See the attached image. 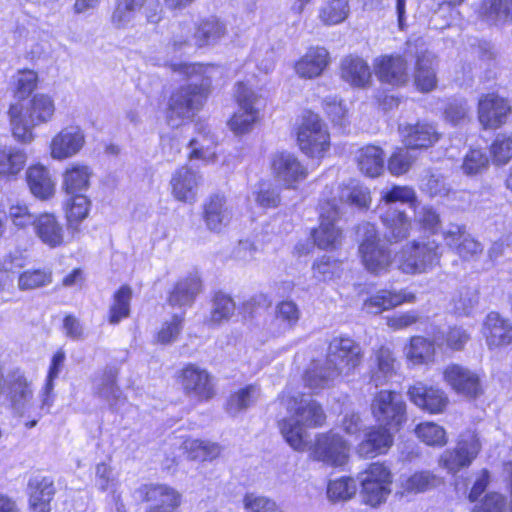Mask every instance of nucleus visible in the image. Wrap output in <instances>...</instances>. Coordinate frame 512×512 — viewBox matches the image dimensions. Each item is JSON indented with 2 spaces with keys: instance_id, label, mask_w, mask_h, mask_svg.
Segmentation results:
<instances>
[{
  "instance_id": "nucleus-45",
  "label": "nucleus",
  "mask_w": 512,
  "mask_h": 512,
  "mask_svg": "<svg viewBox=\"0 0 512 512\" xmlns=\"http://www.w3.org/2000/svg\"><path fill=\"white\" fill-rule=\"evenodd\" d=\"M405 354L407 359L415 365L426 364L434 357V344L424 337L414 336L406 347Z\"/></svg>"
},
{
  "instance_id": "nucleus-44",
  "label": "nucleus",
  "mask_w": 512,
  "mask_h": 512,
  "mask_svg": "<svg viewBox=\"0 0 512 512\" xmlns=\"http://www.w3.org/2000/svg\"><path fill=\"white\" fill-rule=\"evenodd\" d=\"M377 370L372 373L371 381L376 387L383 385L396 371V359L389 348L381 347L375 353Z\"/></svg>"
},
{
  "instance_id": "nucleus-32",
  "label": "nucleus",
  "mask_w": 512,
  "mask_h": 512,
  "mask_svg": "<svg viewBox=\"0 0 512 512\" xmlns=\"http://www.w3.org/2000/svg\"><path fill=\"white\" fill-rule=\"evenodd\" d=\"M329 62V53L325 48H311L296 63V73L302 78L318 77Z\"/></svg>"
},
{
  "instance_id": "nucleus-3",
  "label": "nucleus",
  "mask_w": 512,
  "mask_h": 512,
  "mask_svg": "<svg viewBox=\"0 0 512 512\" xmlns=\"http://www.w3.org/2000/svg\"><path fill=\"white\" fill-rule=\"evenodd\" d=\"M289 416L280 422V430L287 443L295 450L305 447V428L321 426L325 421L322 407L310 397L297 395L283 399Z\"/></svg>"
},
{
  "instance_id": "nucleus-39",
  "label": "nucleus",
  "mask_w": 512,
  "mask_h": 512,
  "mask_svg": "<svg viewBox=\"0 0 512 512\" xmlns=\"http://www.w3.org/2000/svg\"><path fill=\"white\" fill-rule=\"evenodd\" d=\"M27 183L32 194L40 199H47L54 193L50 173L43 166H32L27 170Z\"/></svg>"
},
{
  "instance_id": "nucleus-22",
  "label": "nucleus",
  "mask_w": 512,
  "mask_h": 512,
  "mask_svg": "<svg viewBox=\"0 0 512 512\" xmlns=\"http://www.w3.org/2000/svg\"><path fill=\"white\" fill-rule=\"evenodd\" d=\"M410 400L419 408L429 413H440L448 403L445 393L434 387H427L422 382H417L408 390Z\"/></svg>"
},
{
  "instance_id": "nucleus-38",
  "label": "nucleus",
  "mask_w": 512,
  "mask_h": 512,
  "mask_svg": "<svg viewBox=\"0 0 512 512\" xmlns=\"http://www.w3.org/2000/svg\"><path fill=\"white\" fill-rule=\"evenodd\" d=\"M478 13L489 24L506 23L512 15V0H481Z\"/></svg>"
},
{
  "instance_id": "nucleus-28",
  "label": "nucleus",
  "mask_w": 512,
  "mask_h": 512,
  "mask_svg": "<svg viewBox=\"0 0 512 512\" xmlns=\"http://www.w3.org/2000/svg\"><path fill=\"white\" fill-rule=\"evenodd\" d=\"M400 132L406 146L411 149L429 148L439 139V134L435 127L426 123L400 127Z\"/></svg>"
},
{
  "instance_id": "nucleus-51",
  "label": "nucleus",
  "mask_w": 512,
  "mask_h": 512,
  "mask_svg": "<svg viewBox=\"0 0 512 512\" xmlns=\"http://www.w3.org/2000/svg\"><path fill=\"white\" fill-rule=\"evenodd\" d=\"M357 483L351 477H340L330 480L327 486V496L330 501H347L355 496Z\"/></svg>"
},
{
  "instance_id": "nucleus-8",
  "label": "nucleus",
  "mask_w": 512,
  "mask_h": 512,
  "mask_svg": "<svg viewBox=\"0 0 512 512\" xmlns=\"http://www.w3.org/2000/svg\"><path fill=\"white\" fill-rule=\"evenodd\" d=\"M297 140L303 153L310 157H322L330 147L327 126L319 115L306 112L298 128Z\"/></svg>"
},
{
  "instance_id": "nucleus-46",
  "label": "nucleus",
  "mask_w": 512,
  "mask_h": 512,
  "mask_svg": "<svg viewBox=\"0 0 512 512\" xmlns=\"http://www.w3.org/2000/svg\"><path fill=\"white\" fill-rule=\"evenodd\" d=\"M235 308V302L229 295L217 292L212 299L210 316L207 322L218 325L228 321L234 315Z\"/></svg>"
},
{
  "instance_id": "nucleus-33",
  "label": "nucleus",
  "mask_w": 512,
  "mask_h": 512,
  "mask_svg": "<svg viewBox=\"0 0 512 512\" xmlns=\"http://www.w3.org/2000/svg\"><path fill=\"white\" fill-rule=\"evenodd\" d=\"M341 77L352 86L365 87L371 80L370 67L359 57H346L341 63Z\"/></svg>"
},
{
  "instance_id": "nucleus-40",
  "label": "nucleus",
  "mask_w": 512,
  "mask_h": 512,
  "mask_svg": "<svg viewBox=\"0 0 512 512\" xmlns=\"http://www.w3.org/2000/svg\"><path fill=\"white\" fill-rule=\"evenodd\" d=\"M300 318V310L293 301H282L276 306V316L271 332L273 335L285 333L296 325Z\"/></svg>"
},
{
  "instance_id": "nucleus-53",
  "label": "nucleus",
  "mask_w": 512,
  "mask_h": 512,
  "mask_svg": "<svg viewBox=\"0 0 512 512\" xmlns=\"http://www.w3.org/2000/svg\"><path fill=\"white\" fill-rule=\"evenodd\" d=\"M185 449L194 460L211 461L220 455L221 447L209 441L199 439L186 440Z\"/></svg>"
},
{
  "instance_id": "nucleus-29",
  "label": "nucleus",
  "mask_w": 512,
  "mask_h": 512,
  "mask_svg": "<svg viewBox=\"0 0 512 512\" xmlns=\"http://www.w3.org/2000/svg\"><path fill=\"white\" fill-rule=\"evenodd\" d=\"M33 227L41 242L50 248H56L63 244L64 230L55 215L43 213L37 216Z\"/></svg>"
},
{
  "instance_id": "nucleus-7",
  "label": "nucleus",
  "mask_w": 512,
  "mask_h": 512,
  "mask_svg": "<svg viewBox=\"0 0 512 512\" xmlns=\"http://www.w3.org/2000/svg\"><path fill=\"white\" fill-rule=\"evenodd\" d=\"M238 110L228 122L230 129L237 135L248 133L259 119L260 107L264 100L253 89L238 83L235 91Z\"/></svg>"
},
{
  "instance_id": "nucleus-63",
  "label": "nucleus",
  "mask_w": 512,
  "mask_h": 512,
  "mask_svg": "<svg viewBox=\"0 0 512 512\" xmlns=\"http://www.w3.org/2000/svg\"><path fill=\"white\" fill-rule=\"evenodd\" d=\"M183 320L182 315H174L170 321L164 322L157 333V342L164 345L175 342L182 331Z\"/></svg>"
},
{
  "instance_id": "nucleus-25",
  "label": "nucleus",
  "mask_w": 512,
  "mask_h": 512,
  "mask_svg": "<svg viewBox=\"0 0 512 512\" xmlns=\"http://www.w3.org/2000/svg\"><path fill=\"white\" fill-rule=\"evenodd\" d=\"M118 369L107 366L93 381L94 393L106 401L111 408H115L122 401V391L117 384Z\"/></svg>"
},
{
  "instance_id": "nucleus-18",
  "label": "nucleus",
  "mask_w": 512,
  "mask_h": 512,
  "mask_svg": "<svg viewBox=\"0 0 512 512\" xmlns=\"http://www.w3.org/2000/svg\"><path fill=\"white\" fill-rule=\"evenodd\" d=\"M511 106L509 102L494 93L482 96L478 103V119L485 129H497L506 123Z\"/></svg>"
},
{
  "instance_id": "nucleus-21",
  "label": "nucleus",
  "mask_w": 512,
  "mask_h": 512,
  "mask_svg": "<svg viewBox=\"0 0 512 512\" xmlns=\"http://www.w3.org/2000/svg\"><path fill=\"white\" fill-rule=\"evenodd\" d=\"M232 216V209L224 196L212 195L203 204V220L210 231L220 232L230 223Z\"/></svg>"
},
{
  "instance_id": "nucleus-16",
  "label": "nucleus",
  "mask_w": 512,
  "mask_h": 512,
  "mask_svg": "<svg viewBox=\"0 0 512 512\" xmlns=\"http://www.w3.org/2000/svg\"><path fill=\"white\" fill-rule=\"evenodd\" d=\"M445 382L464 397L475 399L483 393L480 376L459 364L448 365L443 372Z\"/></svg>"
},
{
  "instance_id": "nucleus-35",
  "label": "nucleus",
  "mask_w": 512,
  "mask_h": 512,
  "mask_svg": "<svg viewBox=\"0 0 512 512\" xmlns=\"http://www.w3.org/2000/svg\"><path fill=\"white\" fill-rule=\"evenodd\" d=\"M356 160L360 171L372 178L379 176L384 169V153L378 146L367 145L360 148Z\"/></svg>"
},
{
  "instance_id": "nucleus-59",
  "label": "nucleus",
  "mask_w": 512,
  "mask_h": 512,
  "mask_svg": "<svg viewBox=\"0 0 512 512\" xmlns=\"http://www.w3.org/2000/svg\"><path fill=\"white\" fill-rule=\"evenodd\" d=\"M415 432L427 445L444 446L447 443L445 430L435 423H421L416 427Z\"/></svg>"
},
{
  "instance_id": "nucleus-14",
  "label": "nucleus",
  "mask_w": 512,
  "mask_h": 512,
  "mask_svg": "<svg viewBox=\"0 0 512 512\" xmlns=\"http://www.w3.org/2000/svg\"><path fill=\"white\" fill-rule=\"evenodd\" d=\"M340 215V208L335 199L321 205L320 225L312 233L315 244L320 249H334L342 240V232L336 226Z\"/></svg>"
},
{
  "instance_id": "nucleus-1",
  "label": "nucleus",
  "mask_w": 512,
  "mask_h": 512,
  "mask_svg": "<svg viewBox=\"0 0 512 512\" xmlns=\"http://www.w3.org/2000/svg\"><path fill=\"white\" fill-rule=\"evenodd\" d=\"M170 67L191 80L189 85L181 87L169 99L166 120L169 126L175 128L202 106L216 68L212 65L182 62L171 63Z\"/></svg>"
},
{
  "instance_id": "nucleus-6",
  "label": "nucleus",
  "mask_w": 512,
  "mask_h": 512,
  "mask_svg": "<svg viewBox=\"0 0 512 512\" xmlns=\"http://www.w3.org/2000/svg\"><path fill=\"white\" fill-rule=\"evenodd\" d=\"M359 254L366 270L375 275L385 274L394 264L391 251L381 243L376 226L366 222L358 226Z\"/></svg>"
},
{
  "instance_id": "nucleus-30",
  "label": "nucleus",
  "mask_w": 512,
  "mask_h": 512,
  "mask_svg": "<svg viewBox=\"0 0 512 512\" xmlns=\"http://www.w3.org/2000/svg\"><path fill=\"white\" fill-rule=\"evenodd\" d=\"M395 431L384 426L373 427L359 445V453L366 457L385 453L393 443Z\"/></svg>"
},
{
  "instance_id": "nucleus-37",
  "label": "nucleus",
  "mask_w": 512,
  "mask_h": 512,
  "mask_svg": "<svg viewBox=\"0 0 512 512\" xmlns=\"http://www.w3.org/2000/svg\"><path fill=\"white\" fill-rule=\"evenodd\" d=\"M201 280L197 275H190L177 282L169 297L173 306L191 305L201 291Z\"/></svg>"
},
{
  "instance_id": "nucleus-19",
  "label": "nucleus",
  "mask_w": 512,
  "mask_h": 512,
  "mask_svg": "<svg viewBox=\"0 0 512 512\" xmlns=\"http://www.w3.org/2000/svg\"><path fill=\"white\" fill-rule=\"evenodd\" d=\"M272 170L279 183L287 188H292L296 183L303 181L307 176L306 168L298 158L290 153L274 155Z\"/></svg>"
},
{
  "instance_id": "nucleus-56",
  "label": "nucleus",
  "mask_w": 512,
  "mask_h": 512,
  "mask_svg": "<svg viewBox=\"0 0 512 512\" xmlns=\"http://www.w3.org/2000/svg\"><path fill=\"white\" fill-rule=\"evenodd\" d=\"M189 147L191 149L189 159H200L206 163L215 161V143L212 138H208L205 135H199L198 137L190 140Z\"/></svg>"
},
{
  "instance_id": "nucleus-57",
  "label": "nucleus",
  "mask_w": 512,
  "mask_h": 512,
  "mask_svg": "<svg viewBox=\"0 0 512 512\" xmlns=\"http://www.w3.org/2000/svg\"><path fill=\"white\" fill-rule=\"evenodd\" d=\"M415 222L425 231L436 234L441 228V218L438 211L430 206L423 205L415 209Z\"/></svg>"
},
{
  "instance_id": "nucleus-52",
  "label": "nucleus",
  "mask_w": 512,
  "mask_h": 512,
  "mask_svg": "<svg viewBox=\"0 0 512 512\" xmlns=\"http://www.w3.org/2000/svg\"><path fill=\"white\" fill-rule=\"evenodd\" d=\"M338 197L341 203L355 205L359 208L367 207L370 202L368 189L355 181L340 187Z\"/></svg>"
},
{
  "instance_id": "nucleus-55",
  "label": "nucleus",
  "mask_w": 512,
  "mask_h": 512,
  "mask_svg": "<svg viewBox=\"0 0 512 512\" xmlns=\"http://www.w3.org/2000/svg\"><path fill=\"white\" fill-rule=\"evenodd\" d=\"M349 12L348 0H331L322 7L320 18L327 25H335L343 22Z\"/></svg>"
},
{
  "instance_id": "nucleus-23",
  "label": "nucleus",
  "mask_w": 512,
  "mask_h": 512,
  "mask_svg": "<svg viewBox=\"0 0 512 512\" xmlns=\"http://www.w3.org/2000/svg\"><path fill=\"white\" fill-rule=\"evenodd\" d=\"M483 334L490 349L509 345L512 343V323L491 312L484 322Z\"/></svg>"
},
{
  "instance_id": "nucleus-2",
  "label": "nucleus",
  "mask_w": 512,
  "mask_h": 512,
  "mask_svg": "<svg viewBox=\"0 0 512 512\" xmlns=\"http://www.w3.org/2000/svg\"><path fill=\"white\" fill-rule=\"evenodd\" d=\"M362 360L359 344L347 337H335L331 340L324 363L314 364L305 374V385L318 391L329 387L341 376L350 375Z\"/></svg>"
},
{
  "instance_id": "nucleus-61",
  "label": "nucleus",
  "mask_w": 512,
  "mask_h": 512,
  "mask_svg": "<svg viewBox=\"0 0 512 512\" xmlns=\"http://www.w3.org/2000/svg\"><path fill=\"white\" fill-rule=\"evenodd\" d=\"M490 153L496 165H504L512 158V135L498 134L491 144Z\"/></svg>"
},
{
  "instance_id": "nucleus-5",
  "label": "nucleus",
  "mask_w": 512,
  "mask_h": 512,
  "mask_svg": "<svg viewBox=\"0 0 512 512\" xmlns=\"http://www.w3.org/2000/svg\"><path fill=\"white\" fill-rule=\"evenodd\" d=\"M441 257V244L435 239L412 240L395 252V268L406 275L425 274L439 265Z\"/></svg>"
},
{
  "instance_id": "nucleus-43",
  "label": "nucleus",
  "mask_w": 512,
  "mask_h": 512,
  "mask_svg": "<svg viewBox=\"0 0 512 512\" xmlns=\"http://www.w3.org/2000/svg\"><path fill=\"white\" fill-rule=\"evenodd\" d=\"M29 502L50 503L55 494L54 482L50 477L34 475L28 481Z\"/></svg>"
},
{
  "instance_id": "nucleus-24",
  "label": "nucleus",
  "mask_w": 512,
  "mask_h": 512,
  "mask_svg": "<svg viewBox=\"0 0 512 512\" xmlns=\"http://www.w3.org/2000/svg\"><path fill=\"white\" fill-rule=\"evenodd\" d=\"M380 219L385 227L384 237L389 243H399L409 237L411 221L404 211L388 208L381 212Z\"/></svg>"
},
{
  "instance_id": "nucleus-54",
  "label": "nucleus",
  "mask_w": 512,
  "mask_h": 512,
  "mask_svg": "<svg viewBox=\"0 0 512 512\" xmlns=\"http://www.w3.org/2000/svg\"><path fill=\"white\" fill-rule=\"evenodd\" d=\"M411 150V148L406 146L405 148H397L391 154L388 159L387 168L392 175L400 176L410 170L417 159V156Z\"/></svg>"
},
{
  "instance_id": "nucleus-50",
  "label": "nucleus",
  "mask_w": 512,
  "mask_h": 512,
  "mask_svg": "<svg viewBox=\"0 0 512 512\" xmlns=\"http://www.w3.org/2000/svg\"><path fill=\"white\" fill-rule=\"evenodd\" d=\"M132 289L128 285L122 286L113 297V303L109 310V322L118 324L122 319L127 318L130 313V301Z\"/></svg>"
},
{
  "instance_id": "nucleus-34",
  "label": "nucleus",
  "mask_w": 512,
  "mask_h": 512,
  "mask_svg": "<svg viewBox=\"0 0 512 512\" xmlns=\"http://www.w3.org/2000/svg\"><path fill=\"white\" fill-rule=\"evenodd\" d=\"M91 176L87 165L72 164L63 174L62 188L67 195L83 194L89 188Z\"/></svg>"
},
{
  "instance_id": "nucleus-9",
  "label": "nucleus",
  "mask_w": 512,
  "mask_h": 512,
  "mask_svg": "<svg viewBox=\"0 0 512 512\" xmlns=\"http://www.w3.org/2000/svg\"><path fill=\"white\" fill-rule=\"evenodd\" d=\"M481 449L482 443L478 433L467 429L459 435L454 449H448L442 453L440 465L448 472L455 474L461 469L469 467Z\"/></svg>"
},
{
  "instance_id": "nucleus-27",
  "label": "nucleus",
  "mask_w": 512,
  "mask_h": 512,
  "mask_svg": "<svg viewBox=\"0 0 512 512\" xmlns=\"http://www.w3.org/2000/svg\"><path fill=\"white\" fill-rule=\"evenodd\" d=\"M415 299V295L406 290L399 292L380 290L364 301L362 310L370 314H379L384 310H389L404 302H414Z\"/></svg>"
},
{
  "instance_id": "nucleus-60",
  "label": "nucleus",
  "mask_w": 512,
  "mask_h": 512,
  "mask_svg": "<svg viewBox=\"0 0 512 512\" xmlns=\"http://www.w3.org/2000/svg\"><path fill=\"white\" fill-rule=\"evenodd\" d=\"M193 33L194 30L190 25L180 27L178 32L173 33L172 39L167 45V50L173 54H182L195 47Z\"/></svg>"
},
{
  "instance_id": "nucleus-17",
  "label": "nucleus",
  "mask_w": 512,
  "mask_h": 512,
  "mask_svg": "<svg viewBox=\"0 0 512 512\" xmlns=\"http://www.w3.org/2000/svg\"><path fill=\"white\" fill-rule=\"evenodd\" d=\"M86 143L84 130L78 125L61 129L51 140L50 155L55 160H65L77 155Z\"/></svg>"
},
{
  "instance_id": "nucleus-41",
  "label": "nucleus",
  "mask_w": 512,
  "mask_h": 512,
  "mask_svg": "<svg viewBox=\"0 0 512 512\" xmlns=\"http://www.w3.org/2000/svg\"><path fill=\"white\" fill-rule=\"evenodd\" d=\"M65 360V354L63 351L56 352L51 361V366L48 372L47 381L43 388L41 404L39 406L40 412L37 413L38 417H41L43 414L49 412L50 407L52 406L53 398H52V390L54 388L53 381L56 379L61 371Z\"/></svg>"
},
{
  "instance_id": "nucleus-26",
  "label": "nucleus",
  "mask_w": 512,
  "mask_h": 512,
  "mask_svg": "<svg viewBox=\"0 0 512 512\" xmlns=\"http://www.w3.org/2000/svg\"><path fill=\"white\" fill-rule=\"evenodd\" d=\"M375 73L383 83L400 86L408 81L407 63L401 56H384L377 60Z\"/></svg>"
},
{
  "instance_id": "nucleus-42",
  "label": "nucleus",
  "mask_w": 512,
  "mask_h": 512,
  "mask_svg": "<svg viewBox=\"0 0 512 512\" xmlns=\"http://www.w3.org/2000/svg\"><path fill=\"white\" fill-rule=\"evenodd\" d=\"M259 397V389L255 385H249L239 389L231 394L227 400L225 410L231 416H237L239 413L252 406Z\"/></svg>"
},
{
  "instance_id": "nucleus-10",
  "label": "nucleus",
  "mask_w": 512,
  "mask_h": 512,
  "mask_svg": "<svg viewBox=\"0 0 512 512\" xmlns=\"http://www.w3.org/2000/svg\"><path fill=\"white\" fill-rule=\"evenodd\" d=\"M371 412L379 425L394 431L406 421V404L395 391H379L372 400Z\"/></svg>"
},
{
  "instance_id": "nucleus-48",
  "label": "nucleus",
  "mask_w": 512,
  "mask_h": 512,
  "mask_svg": "<svg viewBox=\"0 0 512 512\" xmlns=\"http://www.w3.org/2000/svg\"><path fill=\"white\" fill-rule=\"evenodd\" d=\"M26 162V155L16 148H3L0 150V176L9 177L17 175Z\"/></svg>"
},
{
  "instance_id": "nucleus-12",
  "label": "nucleus",
  "mask_w": 512,
  "mask_h": 512,
  "mask_svg": "<svg viewBox=\"0 0 512 512\" xmlns=\"http://www.w3.org/2000/svg\"><path fill=\"white\" fill-rule=\"evenodd\" d=\"M310 455L316 461L340 467L348 461L349 445L338 433H321L316 436L310 448Z\"/></svg>"
},
{
  "instance_id": "nucleus-13",
  "label": "nucleus",
  "mask_w": 512,
  "mask_h": 512,
  "mask_svg": "<svg viewBox=\"0 0 512 512\" xmlns=\"http://www.w3.org/2000/svg\"><path fill=\"white\" fill-rule=\"evenodd\" d=\"M180 384L188 397L200 402L209 401L216 394L212 375L195 364H189L182 369Z\"/></svg>"
},
{
  "instance_id": "nucleus-49",
  "label": "nucleus",
  "mask_w": 512,
  "mask_h": 512,
  "mask_svg": "<svg viewBox=\"0 0 512 512\" xmlns=\"http://www.w3.org/2000/svg\"><path fill=\"white\" fill-rule=\"evenodd\" d=\"M52 283V271L50 269H28L18 277V288L21 291H29L45 287Z\"/></svg>"
},
{
  "instance_id": "nucleus-36",
  "label": "nucleus",
  "mask_w": 512,
  "mask_h": 512,
  "mask_svg": "<svg viewBox=\"0 0 512 512\" xmlns=\"http://www.w3.org/2000/svg\"><path fill=\"white\" fill-rule=\"evenodd\" d=\"M193 30L194 45L197 48L213 45L226 34L225 25L216 18L203 20Z\"/></svg>"
},
{
  "instance_id": "nucleus-58",
  "label": "nucleus",
  "mask_w": 512,
  "mask_h": 512,
  "mask_svg": "<svg viewBox=\"0 0 512 512\" xmlns=\"http://www.w3.org/2000/svg\"><path fill=\"white\" fill-rule=\"evenodd\" d=\"M439 483L440 479L432 472L420 471L409 476L403 483V487L409 492L419 493L434 488Z\"/></svg>"
},
{
  "instance_id": "nucleus-64",
  "label": "nucleus",
  "mask_w": 512,
  "mask_h": 512,
  "mask_svg": "<svg viewBox=\"0 0 512 512\" xmlns=\"http://www.w3.org/2000/svg\"><path fill=\"white\" fill-rule=\"evenodd\" d=\"M243 506L247 512H281L274 500L253 493L244 496Z\"/></svg>"
},
{
  "instance_id": "nucleus-15",
  "label": "nucleus",
  "mask_w": 512,
  "mask_h": 512,
  "mask_svg": "<svg viewBox=\"0 0 512 512\" xmlns=\"http://www.w3.org/2000/svg\"><path fill=\"white\" fill-rule=\"evenodd\" d=\"M134 496L150 503L146 512H173L180 504L179 493L165 484H143L135 490Z\"/></svg>"
},
{
  "instance_id": "nucleus-11",
  "label": "nucleus",
  "mask_w": 512,
  "mask_h": 512,
  "mask_svg": "<svg viewBox=\"0 0 512 512\" xmlns=\"http://www.w3.org/2000/svg\"><path fill=\"white\" fill-rule=\"evenodd\" d=\"M363 501L370 506L385 502L391 492L392 483L389 469L381 463H372L360 474Z\"/></svg>"
},
{
  "instance_id": "nucleus-62",
  "label": "nucleus",
  "mask_w": 512,
  "mask_h": 512,
  "mask_svg": "<svg viewBox=\"0 0 512 512\" xmlns=\"http://www.w3.org/2000/svg\"><path fill=\"white\" fill-rule=\"evenodd\" d=\"M417 196L413 188L409 186H393L391 189L381 192V201L385 205L396 202L412 205L416 202Z\"/></svg>"
},
{
  "instance_id": "nucleus-47",
  "label": "nucleus",
  "mask_w": 512,
  "mask_h": 512,
  "mask_svg": "<svg viewBox=\"0 0 512 512\" xmlns=\"http://www.w3.org/2000/svg\"><path fill=\"white\" fill-rule=\"evenodd\" d=\"M66 204V216L69 229L78 230V224L84 220L89 213L90 201L84 194L69 195Z\"/></svg>"
},
{
  "instance_id": "nucleus-31",
  "label": "nucleus",
  "mask_w": 512,
  "mask_h": 512,
  "mask_svg": "<svg viewBox=\"0 0 512 512\" xmlns=\"http://www.w3.org/2000/svg\"><path fill=\"white\" fill-rule=\"evenodd\" d=\"M436 58L434 54L425 50L417 54L414 74L415 85L422 92H429L436 87Z\"/></svg>"
},
{
  "instance_id": "nucleus-20",
  "label": "nucleus",
  "mask_w": 512,
  "mask_h": 512,
  "mask_svg": "<svg viewBox=\"0 0 512 512\" xmlns=\"http://www.w3.org/2000/svg\"><path fill=\"white\" fill-rule=\"evenodd\" d=\"M201 181L202 177L198 172L188 166H182L172 174L170 180L172 195L180 202L194 203Z\"/></svg>"
},
{
  "instance_id": "nucleus-4",
  "label": "nucleus",
  "mask_w": 512,
  "mask_h": 512,
  "mask_svg": "<svg viewBox=\"0 0 512 512\" xmlns=\"http://www.w3.org/2000/svg\"><path fill=\"white\" fill-rule=\"evenodd\" d=\"M54 113V100L44 93H37L25 102L12 104L8 116L14 138L24 143L31 142L34 138L33 129L50 122Z\"/></svg>"
}]
</instances>
